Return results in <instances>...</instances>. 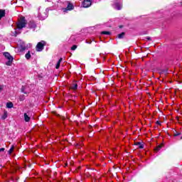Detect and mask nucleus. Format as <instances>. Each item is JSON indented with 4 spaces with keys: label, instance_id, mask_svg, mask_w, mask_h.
I'll use <instances>...</instances> for the list:
<instances>
[{
    "label": "nucleus",
    "instance_id": "f257e3e1",
    "mask_svg": "<svg viewBox=\"0 0 182 182\" xmlns=\"http://www.w3.org/2000/svg\"><path fill=\"white\" fill-rule=\"evenodd\" d=\"M4 55L5 56L6 59L9 60V61L6 63V65L7 66H11V65H12V62H14V57H12V55H11V54L7 52L4 53Z\"/></svg>",
    "mask_w": 182,
    "mask_h": 182
},
{
    "label": "nucleus",
    "instance_id": "f03ea898",
    "mask_svg": "<svg viewBox=\"0 0 182 182\" xmlns=\"http://www.w3.org/2000/svg\"><path fill=\"white\" fill-rule=\"evenodd\" d=\"M25 26H26V20L25 17H21L20 21L17 23V28L18 29H22Z\"/></svg>",
    "mask_w": 182,
    "mask_h": 182
},
{
    "label": "nucleus",
    "instance_id": "7ed1b4c3",
    "mask_svg": "<svg viewBox=\"0 0 182 182\" xmlns=\"http://www.w3.org/2000/svg\"><path fill=\"white\" fill-rule=\"evenodd\" d=\"M114 9H117V11H120L122 8H123V4L120 2V0H115L114 4Z\"/></svg>",
    "mask_w": 182,
    "mask_h": 182
},
{
    "label": "nucleus",
    "instance_id": "20e7f679",
    "mask_svg": "<svg viewBox=\"0 0 182 182\" xmlns=\"http://www.w3.org/2000/svg\"><path fill=\"white\" fill-rule=\"evenodd\" d=\"M45 46V41L39 42L36 46L37 52H42L43 47Z\"/></svg>",
    "mask_w": 182,
    "mask_h": 182
},
{
    "label": "nucleus",
    "instance_id": "39448f33",
    "mask_svg": "<svg viewBox=\"0 0 182 182\" xmlns=\"http://www.w3.org/2000/svg\"><path fill=\"white\" fill-rule=\"evenodd\" d=\"M38 18L41 19V21H44V19H46V18H48V11H45L40 13L38 14Z\"/></svg>",
    "mask_w": 182,
    "mask_h": 182
},
{
    "label": "nucleus",
    "instance_id": "423d86ee",
    "mask_svg": "<svg viewBox=\"0 0 182 182\" xmlns=\"http://www.w3.org/2000/svg\"><path fill=\"white\" fill-rule=\"evenodd\" d=\"M92 5V0H84L82 2L83 8H89Z\"/></svg>",
    "mask_w": 182,
    "mask_h": 182
},
{
    "label": "nucleus",
    "instance_id": "0eeeda50",
    "mask_svg": "<svg viewBox=\"0 0 182 182\" xmlns=\"http://www.w3.org/2000/svg\"><path fill=\"white\" fill-rule=\"evenodd\" d=\"M72 9H73V4L69 3L67 9H64V12H66V11H72Z\"/></svg>",
    "mask_w": 182,
    "mask_h": 182
},
{
    "label": "nucleus",
    "instance_id": "6e6552de",
    "mask_svg": "<svg viewBox=\"0 0 182 182\" xmlns=\"http://www.w3.org/2000/svg\"><path fill=\"white\" fill-rule=\"evenodd\" d=\"M28 26L31 29H35V28H36V24L33 21H30L29 23H28Z\"/></svg>",
    "mask_w": 182,
    "mask_h": 182
},
{
    "label": "nucleus",
    "instance_id": "1a4fd4ad",
    "mask_svg": "<svg viewBox=\"0 0 182 182\" xmlns=\"http://www.w3.org/2000/svg\"><path fill=\"white\" fill-rule=\"evenodd\" d=\"M24 120L25 122H29V120H31V117H29V112L24 113Z\"/></svg>",
    "mask_w": 182,
    "mask_h": 182
},
{
    "label": "nucleus",
    "instance_id": "9d476101",
    "mask_svg": "<svg viewBox=\"0 0 182 182\" xmlns=\"http://www.w3.org/2000/svg\"><path fill=\"white\" fill-rule=\"evenodd\" d=\"M5 16V10H0V19H2Z\"/></svg>",
    "mask_w": 182,
    "mask_h": 182
},
{
    "label": "nucleus",
    "instance_id": "9b49d317",
    "mask_svg": "<svg viewBox=\"0 0 182 182\" xmlns=\"http://www.w3.org/2000/svg\"><path fill=\"white\" fill-rule=\"evenodd\" d=\"M70 88L73 89V90H76V89H77V84L75 82L73 83Z\"/></svg>",
    "mask_w": 182,
    "mask_h": 182
},
{
    "label": "nucleus",
    "instance_id": "f8f14e48",
    "mask_svg": "<svg viewBox=\"0 0 182 182\" xmlns=\"http://www.w3.org/2000/svg\"><path fill=\"white\" fill-rule=\"evenodd\" d=\"M6 107L8 109H12V107H14V104L12 102H7Z\"/></svg>",
    "mask_w": 182,
    "mask_h": 182
},
{
    "label": "nucleus",
    "instance_id": "ddd939ff",
    "mask_svg": "<svg viewBox=\"0 0 182 182\" xmlns=\"http://www.w3.org/2000/svg\"><path fill=\"white\" fill-rule=\"evenodd\" d=\"M62 62V58H60L58 62L56 64L55 69H58V68H60V63Z\"/></svg>",
    "mask_w": 182,
    "mask_h": 182
},
{
    "label": "nucleus",
    "instance_id": "4468645a",
    "mask_svg": "<svg viewBox=\"0 0 182 182\" xmlns=\"http://www.w3.org/2000/svg\"><path fill=\"white\" fill-rule=\"evenodd\" d=\"M135 144L138 146L139 149H143L144 147V146L141 144V142H136Z\"/></svg>",
    "mask_w": 182,
    "mask_h": 182
},
{
    "label": "nucleus",
    "instance_id": "2eb2a0df",
    "mask_svg": "<svg viewBox=\"0 0 182 182\" xmlns=\"http://www.w3.org/2000/svg\"><path fill=\"white\" fill-rule=\"evenodd\" d=\"M124 35H125V33H124V32H122V33H121L120 34H119V35H118L119 39H123V38H124Z\"/></svg>",
    "mask_w": 182,
    "mask_h": 182
},
{
    "label": "nucleus",
    "instance_id": "dca6fc26",
    "mask_svg": "<svg viewBox=\"0 0 182 182\" xmlns=\"http://www.w3.org/2000/svg\"><path fill=\"white\" fill-rule=\"evenodd\" d=\"M25 57H26V59H27V60L31 59V52L28 51V52L26 54Z\"/></svg>",
    "mask_w": 182,
    "mask_h": 182
},
{
    "label": "nucleus",
    "instance_id": "f3484780",
    "mask_svg": "<svg viewBox=\"0 0 182 182\" xmlns=\"http://www.w3.org/2000/svg\"><path fill=\"white\" fill-rule=\"evenodd\" d=\"M21 92L25 95H27V93H29V92L25 90V87H23L21 88Z\"/></svg>",
    "mask_w": 182,
    "mask_h": 182
},
{
    "label": "nucleus",
    "instance_id": "a211bd4d",
    "mask_svg": "<svg viewBox=\"0 0 182 182\" xmlns=\"http://www.w3.org/2000/svg\"><path fill=\"white\" fill-rule=\"evenodd\" d=\"M14 146H12L11 149L9 150V154H12V151H14Z\"/></svg>",
    "mask_w": 182,
    "mask_h": 182
},
{
    "label": "nucleus",
    "instance_id": "6ab92c4d",
    "mask_svg": "<svg viewBox=\"0 0 182 182\" xmlns=\"http://www.w3.org/2000/svg\"><path fill=\"white\" fill-rule=\"evenodd\" d=\"M19 100H20L21 102H23V100H25V95H21V96L19 97Z\"/></svg>",
    "mask_w": 182,
    "mask_h": 182
},
{
    "label": "nucleus",
    "instance_id": "aec40b11",
    "mask_svg": "<svg viewBox=\"0 0 182 182\" xmlns=\"http://www.w3.org/2000/svg\"><path fill=\"white\" fill-rule=\"evenodd\" d=\"M77 48V46L74 45L71 47V50H76Z\"/></svg>",
    "mask_w": 182,
    "mask_h": 182
},
{
    "label": "nucleus",
    "instance_id": "412c9836",
    "mask_svg": "<svg viewBox=\"0 0 182 182\" xmlns=\"http://www.w3.org/2000/svg\"><path fill=\"white\" fill-rule=\"evenodd\" d=\"M102 35H110V32L109 31H102Z\"/></svg>",
    "mask_w": 182,
    "mask_h": 182
},
{
    "label": "nucleus",
    "instance_id": "4be33fe9",
    "mask_svg": "<svg viewBox=\"0 0 182 182\" xmlns=\"http://www.w3.org/2000/svg\"><path fill=\"white\" fill-rule=\"evenodd\" d=\"M6 117H8V114H6V112H4V114L2 116L3 120H5V119H6Z\"/></svg>",
    "mask_w": 182,
    "mask_h": 182
},
{
    "label": "nucleus",
    "instance_id": "5701e85b",
    "mask_svg": "<svg viewBox=\"0 0 182 182\" xmlns=\"http://www.w3.org/2000/svg\"><path fill=\"white\" fill-rule=\"evenodd\" d=\"M160 149H161V145L158 146L155 149V151H159V150H160Z\"/></svg>",
    "mask_w": 182,
    "mask_h": 182
},
{
    "label": "nucleus",
    "instance_id": "b1692460",
    "mask_svg": "<svg viewBox=\"0 0 182 182\" xmlns=\"http://www.w3.org/2000/svg\"><path fill=\"white\" fill-rule=\"evenodd\" d=\"M4 90V85H0V92Z\"/></svg>",
    "mask_w": 182,
    "mask_h": 182
},
{
    "label": "nucleus",
    "instance_id": "393cba45",
    "mask_svg": "<svg viewBox=\"0 0 182 182\" xmlns=\"http://www.w3.org/2000/svg\"><path fill=\"white\" fill-rule=\"evenodd\" d=\"M145 39H146V41H151V37H146V38H145Z\"/></svg>",
    "mask_w": 182,
    "mask_h": 182
},
{
    "label": "nucleus",
    "instance_id": "a878e982",
    "mask_svg": "<svg viewBox=\"0 0 182 182\" xmlns=\"http://www.w3.org/2000/svg\"><path fill=\"white\" fill-rule=\"evenodd\" d=\"M1 151H5V148H1L0 149V153H1Z\"/></svg>",
    "mask_w": 182,
    "mask_h": 182
},
{
    "label": "nucleus",
    "instance_id": "bb28decb",
    "mask_svg": "<svg viewBox=\"0 0 182 182\" xmlns=\"http://www.w3.org/2000/svg\"><path fill=\"white\" fill-rule=\"evenodd\" d=\"M174 136H180V134L179 133H176L174 134Z\"/></svg>",
    "mask_w": 182,
    "mask_h": 182
},
{
    "label": "nucleus",
    "instance_id": "cd10ccee",
    "mask_svg": "<svg viewBox=\"0 0 182 182\" xmlns=\"http://www.w3.org/2000/svg\"><path fill=\"white\" fill-rule=\"evenodd\" d=\"M87 43H92V42H90V41H87Z\"/></svg>",
    "mask_w": 182,
    "mask_h": 182
},
{
    "label": "nucleus",
    "instance_id": "c85d7f7f",
    "mask_svg": "<svg viewBox=\"0 0 182 182\" xmlns=\"http://www.w3.org/2000/svg\"><path fill=\"white\" fill-rule=\"evenodd\" d=\"M158 124H160V122H159V121H157V122H156Z\"/></svg>",
    "mask_w": 182,
    "mask_h": 182
}]
</instances>
